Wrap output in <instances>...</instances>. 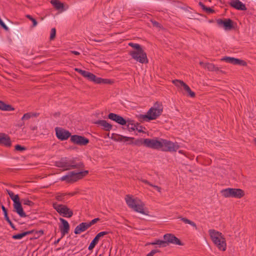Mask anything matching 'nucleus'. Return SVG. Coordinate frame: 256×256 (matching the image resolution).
Segmentation results:
<instances>
[{
	"instance_id": "2f4dec72",
	"label": "nucleus",
	"mask_w": 256,
	"mask_h": 256,
	"mask_svg": "<svg viewBox=\"0 0 256 256\" xmlns=\"http://www.w3.org/2000/svg\"><path fill=\"white\" fill-rule=\"evenodd\" d=\"M179 218L184 224H189L191 225L192 226L194 227V228H196V224L194 222L190 220H188L186 218L179 217Z\"/></svg>"
},
{
	"instance_id": "393cba45",
	"label": "nucleus",
	"mask_w": 256,
	"mask_h": 256,
	"mask_svg": "<svg viewBox=\"0 0 256 256\" xmlns=\"http://www.w3.org/2000/svg\"><path fill=\"white\" fill-rule=\"evenodd\" d=\"M32 233V230H29L23 232L20 234L13 235L12 238L14 240H20L24 237Z\"/></svg>"
},
{
	"instance_id": "ddd939ff",
	"label": "nucleus",
	"mask_w": 256,
	"mask_h": 256,
	"mask_svg": "<svg viewBox=\"0 0 256 256\" xmlns=\"http://www.w3.org/2000/svg\"><path fill=\"white\" fill-rule=\"evenodd\" d=\"M70 140L74 144L80 146H86L89 142V140L84 136L73 135L70 137Z\"/></svg>"
},
{
	"instance_id": "c85d7f7f",
	"label": "nucleus",
	"mask_w": 256,
	"mask_h": 256,
	"mask_svg": "<svg viewBox=\"0 0 256 256\" xmlns=\"http://www.w3.org/2000/svg\"><path fill=\"white\" fill-rule=\"evenodd\" d=\"M38 115V114L36 113L28 112L24 114L22 118V120H28L32 117H36Z\"/></svg>"
},
{
	"instance_id": "dca6fc26",
	"label": "nucleus",
	"mask_w": 256,
	"mask_h": 256,
	"mask_svg": "<svg viewBox=\"0 0 256 256\" xmlns=\"http://www.w3.org/2000/svg\"><path fill=\"white\" fill-rule=\"evenodd\" d=\"M112 139L116 142H126L131 144L134 138L122 136L118 134H113Z\"/></svg>"
},
{
	"instance_id": "a18cd8bd",
	"label": "nucleus",
	"mask_w": 256,
	"mask_h": 256,
	"mask_svg": "<svg viewBox=\"0 0 256 256\" xmlns=\"http://www.w3.org/2000/svg\"><path fill=\"white\" fill-rule=\"evenodd\" d=\"M0 26L2 28L8 32L9 31V28L6 25V24L0 18Z\"/></svg>"
},
{
	"instance_id": "79ce46f5",
	"label": "nucleus",
	"mask_w": 256,
	"mask_h": 256,
	"mask_svg": "<svg viewBox=\"0 0 256 256\" xmlns=\"http://www.w3.org/2000/svg\"><path fill=\"white\" fill-rule=\"evenodd\" d=\"M26 148L24 146H22L19 144L15 146V150L20 152H22L26 150Z\"/></svg>"
},
{
	"instance_id": "4d7b16f0",
	"label": "nucleus",
	"mask_w": 256,
	"mask_h": 256,
	"mask_svg": "<svg viewBox=\"0 0 256 256\" xmlns=\"http://www.w3.org/2000/svg\"><path fill=\"white\" fill-rule=\"evenodd\" d=\"M152 23L153 24V26H156V27H160V24L158 22L154 21L152 22Z\"/></svg>"
},
{
	"instance_id": "3c124183",
	"label": "nucleus",
	"mask_w": 256,
	"mask_h": 256,
	"mask_svg": "<svg viewBox=\"0 0 256 256\" xmlns=\"http://www.w3.org/2000/svg\"><path fill=\"white\" fill-rule=\"evenodd\" d=\"M102 80H103V78L96 76V78H94V82L96 84H102Z\"/></svg>"
},
{
	"instance_id": "473e14b6",
	"label": "nucleus",
	"mask_w": 256,
	"mask_h": 256,
	"mask_svg": "<svg viewBox=\"0 0 256 256\" xmlns=\"http://www.w3.org/2000/svg\"><path fill=\"white\" fill-rule=\"evenodd\" d=\"M183 88L186 92H187V93L189 94V96L190 97L194 98L195 96V93L194 92L192 91L189 86H188L186 84L184 85Z\"/></svg>"
},
{
	"instance_id": "aec40b11",
	"label": "nucleus",
	"mask_w": 256,
	"mask_h": 256,
	"mask_svg": "<svg viewBox=\"0 0 256 256\" xmlns=\"http://www.w3.org/2000/svg\"><path fill=\"white\" fill-rule=\"evenodd\" d=\"M90 228L88 222H82L76 226L74 232L75 234H80L82 232H84Z\"/></svg>"
},
{
	"instance_id": "f8f14e48",
	"label": "nucleus",
	"mask_w": 256,
	"mask_h": 256,
	"mask_svg": "<svg viewBox=\"0 0 256 256\" xmlns=\"http://www.w3.org/2000/svg\"><path fill=\"white\" fill-rule=\"evenodd\" d=\"M164 242H166V246H168L169 244H177L178 246L183 245L181 241L173 234H166L164 236Z\"/></svg>"
},
{
	"instance_id": "a878e982",
	"label": "nucleus",
	"mask_w": 256,
	"mask_h": 256,
	"mask_svg": "<svg viewBox=\"0 0 256 256\" xmlns=\"http://www.w3.org/2000/svg\"><path fill=\"white\" fill-rule=\"evenodd\" d=\"M127 128L130 132H132L135 130L136 128V126L134 124V122L132 120L128 119L126 120Z\"/></svg>"
},
{
	"instance_id": "69168bd1",
	"label": "nucleus",
	"mask_w": 256,
	"mask_h": 256,
	"mask_svg": "<svg viewBox=\"0 0 256 256\" xmlns=\"http://www.w3.org/2000/svg\"><path fill=\"white\" fill-rule=\"evenodd\" d=\"M179 152L182 153V150H180Z\"/></svg>"
},
{
	"instance_id": "0eeeda50",
	"label": "nucleus",
	"mask_w": 256,
	"mask_h": 256,
	"mask_svg": "<svg viewBox=\"0 0 256 256\" xmlns=\"http://www.w3.org/2000/svg\"><path fill=\"white\" fill-rule=\"evenodd\" d=\"M221 194L225 198H240L244 194V192L240 188H227L221 190Z\"/></svg>"
},
{
	"instance_id": "b1692460",
	"label": "nucleus",
	"mask_w": 256,
	"mask_h": 256,
	"mask_svg": "<svg viewBox=\"0 0 256 256\" xmlns=\"http://www.w3.org/2000/svg\"><path fill=\"white\" fill-rule=\"evenodd\" d=\"M74 195L73 193H58L56 196V199L60 202H64L66 200V196H72Z\"/></svg>"
},
{
	"instance_id": "4468645a",
	"label": "nucleus",
	"mask_w": 256,
	"mask_h": 256,
	"mask_svg": "<svg viewBox=\"0 0 256 256\" xmlns=\"http://www.w3.org/2000/svg\"><path fill=\"white\" fill-rule=\"evenodd\" d=\"M55 130L57 138L61 140H66L70 136L69 131L62 128L56 127Z\"/></svg>"
},
{
	"instance_id": "39448f33",
	"label": "nucleus",
	"mask_w": 256,
	"mask_h": 256,
	"mask_svg": "<svg viewBox=\"0 0 256 256\" xmlns=\"http://www.w3.org/2000/svg\"><path fill=\"white\" fill-rule=\"evenodd\" d=\"M125 200L128 207L134 211L142 214H147L144 210V204L140 200L133 198L130 195H126Z\"/></svg>"
},
{
	"instance_id": "c9c22d12",
	"label": "nucleus",
	"mask_w": 256,
	"mask_h": 256,
	"mask_svg": "<svg viewBox=\"0 0 256 256\" xmlns=\"http://www.w3.org/2000/svg\"><path fill=\"white\" fill-rule=\"evenodd\" d=\"M246 64H247L244 60L236 58L234 65L246 66Z\"/></svg>"
},
{
	"instance_id": "864d4df0",
	"label": "nucleus",
	"mask_w": 256,
	"mask_h": 256,
	"mask_svg": "<svg viewBox=\"0 0 256 256\" xmlns=\"http://www.w3.org/2000/svg\"><path fill=\"white\" fill-rule=\"evenodd\" d=\"M150 186L153 187L154 190L158 191V192H161V188L157 186L153 185L152 184H150Z\"/></svg>"
},
{
	"instance_id": "7c9ffc66",
	"label": "nucleus",
	"mask_w": 256,
	"mask_h": 256,
	"mask_svg": "<svg viewBox=\"0 0 256 256\" xmlns=\"http://www.w3.org/2000/svg\"><path fill=\"white\" fill-rule=\"evenodd\" d=\"M222 60L226 62L234 64L236 58L229 56H225L222 58Z\"/></svg>"
},
{
	"instance_id": "052dcab7",
	"label": "nucleus",
	"mask_w": 256,
	"mask_h": 256,
	"mask_svg": "<svg viewBox=\"0 0 256 256\" xmlns=\"http://www.w3.org/2000/svg\"><path fill=\"white\" fill-rule=\"evenodd\" d=\"M4 102L0 100V110H2L4 106Z\"/></svg>"
},
{
	"instance_id": "4c0bfd02",
	"label": "nucleus",
	"mask_w": 256,
	"mask_h": 256,
	"mask_svg": "<svg viewBox=\"0 0 256 256\" xmlns=\"http://www.w3.org/2000/svg\"><path fill=\"white\" fill-rule=\"evenodd\" d=\"M26 17L32 22V27H35L38 24L36 20L30 14H27Z\"/></svg>"
},
{
	"instance_id": "e2e57ef3",
	"label": "nucleus",
	"mask_w": 256,
	"mask_h": 256,
	"mask_svg": "<svg viewBox=\"0 0 256 256\" xmlns=\"http://www.w3.org/2000/svg\"><path fill=\"white\" fill-rule=\"evenodd\" d=\"M142 182L144 183V184H148V185H150V184H151L147 180H142Z\"/></svg>"
},
{
	"instance_id": "a19ab883",
	"label": "nucleus",
	"mask_w": 256,
	"mask_h": 256,
	"mask_svg": "<svg viewBox=\"0 0 256 256\" xmlns=\"http://www.w3.org/2000/svg\"><path fill=\"white\" fill-rule=\"evenodd\" d=\"M2 110L6 111H12L14 110V108H12L11 105L6 104L4 103Z\"/></svg>"
},
{
	"instance_id": "f704fd0d",
	"label": "nucleus",
	"mask_w": 256,
	"mask_h": 256,
	"mask_svg": "<svg viewBox=\"0 0 256 256\" xmlns=\"http://www.w3.org/2000/svg\"><path fill=\"white\" fill-rule=\"evenodd\" d=\"M115 122H117L118 124L122 126H124L126 124V120H125L124 118H123L120 115L118 116V118H116V120Z\"/></svg>"
},
{
	"instance_id": "7ed1b4c3",
	"label": "nucleus",
	"mask_w": 256,
	"mask_h": 256,
	"mask_svg": "<svg viewBox=\"0 0 256 256\" xmlns=\"http://www.w3.org/2000/svg\"><path fill=\"white\" fill-rule=\"evenodd\" d=\"M208 232L211 239L218 248L220 250L225 251L226 244L222 234L214 230H210Z\"/></svg>"
},
{
	"instance_id": "49530a36",
	"label": "nucleus",
	"mask_w": 256,
	"mask_h": 256,
	"mask_svg": "<svg viewBox=\"0 0 256 256\" xmlns=\"http://www.w3.org/2000/svg\"><path fill=\"white\" fill-rule=\"evenodd\" d=\"M56 34V28H52L51 31H50V39L53 40L55 38Z\"/></svg>"
},
{
	"instance_id": "338daca9",
	"label": "nucleus",
	"mask_w": 256,
	"mask_h": 256,
	"mask_svg": "<svg viewBox=\"0 0 256 256\" xmlns=\"http://www.w3.org/2000/svg\"><path fill=\"white\" fill-rule=\"evenodd\" d=\"M146 256H148V254H146Z\"/></svg>"
},
{
	"instance_id": "c03bdc74",
	"label": "nucleus",
	"mask_w": 256,
	"mask_h": 256,
	"mask_svg": "<svg viewBox=\"0 0 256 256\" xmlns=\"http://www.w3.org/2000/svg\"><path fill=\"white\" fill-rule=\"evenodd\" d=\"M86 78L90 81L94 82V78H96V76L93 74L89 72Z\"/></svg>"
},
{
	"instance_id": "bb28decb",
	"label": "nucleus",
	"mask_w": 256,
	"mask_h": 256,
	"mask_svg": "<svg viewBox=\"0 0 256 256\" xmlns=\"http://www.w3.org/2000/svg\"><path fill=\"white\" fill-rule=\"evenodd\" d=\"M200 66L205 68H207L210 71H213L215 70V66L214 64L211 63H204L200 62Z\"/></svg>"
},
{
	"instance_id": "1a4fd4ad",
	"label": "nucleus",
	"mask_w": 256,
	"mask_h": 256,
	"mask_svg": "<svg viewBox=\"0 0 256 256\" xmlns=\"http://www.w3.org/2000/svg\"><path fill=\"white\" fill-rule=\"evenodd\" d=\"M161 143L160 150L164 152H175L180 148L178 142H174L166 140L162 138Z\"/></svg>"
},
{
	"instance_id": "72a5a7b5",
	"label": "nucleus",
	"mask_w": 256,
	"mask_h": 256,
	"mask_svg": "<svg viewBox=\"0 0 256 256\" xmlns=\"http://www.w3.org/2000/svg\"><path fill=\"white\" fill-rule=\"evenodd\" d=\"M173 84L177 87L178 88H183L184 87L186 83H184L183 81L178 80H174L172 81Z\"/></svg>"
},
{
	"instance_id": "e433bc0d",
	"label": "nucleus",
	"mask_w": 256,
	"mask_h": 256,
	"mask_svg": "<svg viewBox=\"0 0 256 256\" xmlns=\"http://www.w3.org/2000/svg\"><path fill=\"white\" fill-rule=\"evenodd\" d=\"M12 201L14 202V204H13V206H16V205H17V204H21L20 202V198H19V196L18 194H16L12 198Z\"/></svg>"
},
{
	"instance_id": "6e6552de",
	"label": "nucleus",
	"mask_w": 256,
	"mask_h": 256,
	"mask_svg": "<svg viewBox=\"0 0 256 256\" xmlns=\"http://www.w3.org/2000/svg\"><path fill=\"white\" fill-rule=\"evenodd\" d=\"M138 142L139 143H138V144H144L146 147L152 149L160 150L162 147V138L160 140L150 138H145L143 140L142 138L139 140Z\"/></svg>"
},
{
	"instance_id": "2eb2a0df",
	"label": "nucleus",
	"mask_w": 256,
	"mask_h": 256,
	"mask_svg": "<svg viewBox=\"0 0 256 256\" xmlns=\"http://www.w3.org/2000/svg\"><path fill=\"white\" fill-rule=\"evenodd\" d=\"M60 220L62 222V225L60 226V229L62 234L61 238H62L66 234H68L70 229V226L67 220L60 218Z\"/></svg>"
},
{
	"instance_id": "8fccbe9b",
	"label": "nucleus",
	"mask_w": 256,
	"mask_h": 256,
	"mask_svg": "<svg viewBox=\"0 0 256 256\" xmlns=\"http://www.w3.org/2000/svg\"><path fill=\"white\" fill-rule=\"evenodd\" d=\"M113 83V82L109 79L103 78V80H102V84H112Z\"/></svg>"
},
{
	"instance_id": "37998d69",
	"label": "nucleus",
	"mask_w": 256,
	"mask_h": 256,
	"mask_svg": "<svg viewBox=\"0 0 256 256\" xmlns=\"http://www.w3.org/2000/svg\"><path fill=\"white\" fill-rule=\"evenodd\" d=\"M4 219L9 224L10 226L12 227V228L14 230H16V228L15 227V226H14V224H13V223L12 222V221L10 220V219L8 216H7V217H5L4 218Z\"/></svg>"
},
{
	"instance_id": "c756f323",
	"label": "nucleus",
	"mask_w": 256,
	"mask_h": 256,
	"mask_svg": "<svg viewBox=\"0 0 256 256\" xmlns=\"http://www.w3.org/2000/svg\"><path fill=\"white\" fill-rule=\"evenodd\" d=\"M199 5L202 9L208 14H212L214 12V10L210 7H206L200 1L199 2Z\"/></svg>"
},
{
	"instance_id": "5fc2aeb1",
	"label": "nucleus",
	"mask_w": 256,
	"mask_h": 256,
	"mask_svg": "<svg viewBox=\"0 0 256 256\" xmlns=\"http://www.w3.org/2000/svg\"><path fill=\"white\" fill-rule=\"evenodd\" d=\"M6 192L11 199L15 196L14 192L11 190H7Z\"/></svg>"
},
{
	"instance_id": "6ab92c4d",
	"label": "nucleus",
	"mask_w": 256,
	"mask_h": 256,
	"mask_svg": "<svg viewBox=\"0 0 256 256\" xmlns=\"http://www.w3.org/2000/svg\"><path fill=\"white\" fill-rule=\"evenodd\" d=\"M0 144L6 146H11L10 137L4 133H0Z\"/></svg>"
},
{
	"instance_id": "a211bd4d",
	"label": "nucleus",
	"mask_w": 256,
	"mask_h": 256,
	"mask_svg": "<svg viewBox=\"0 0 256 256\" xmlns=\"http://www.w3.org/2000/svg\"><path fill=\"white\" fill-rule=\"evenodd\" d=\"M52 6L60 12H63L68 8V6L66 4L61 2L60 1H50Z\"/></svg>"
},
{
	"instance_id": "680f3d73",
	"label": "nucleus",
	"mask_w": 256,
	"mask_h": 256,
	"mask_svg": "<svg viewBox=\"0 0 256 256\" xmlns=\"http://www.w3.org/2000/svg\"><path fill=\"white\" fill-rule=\"evenodd\" d=\"M62 238L61 237L54 242V244H57Z\"/></svg>"
},
{
	"instance_id": "de8ad7c7",
	"label": "nucleus",
	"mask_w": 256,
	"mask_h": 256,
	"mask_svg": "<svg viewBox=\"0 0 256 256\" xmlns=\"http://www.w3.org/2000/svg\"><path fill=\"white\" fill-rule=\"evenodd\" d=\"M100 219L99 218H96L91 220L90 222H88L90 227L92 225L95 224L98 222L100 221Z\"/></svg>"
},
{
	"instance_id": "9d476101",
	"label": "nucleus",
	"mask_w": 256,
	"mask_h": 256,
	"mask_svg": "<svg viewBox=\"0 0 256 256\" xmlns=\"http://www.w3.org/2000/svg\"><path fill=\"white\" fill-rule=\"evenodd\" d=\"M53 208L60 214L64 217L71 218L73 215L72 210H70L66 205L56 202L53 204Z\"/></svg>"
},
{
	"instance_id": "cd10ccee",
	"label": "nucleus",
	"mask_w": 256,
	"mask_h": 256,
	"mask_svg": "<svg viewBox=\"0 0 256 256\" xmlns=\"http://www.w3.org/2000/svg\"><path fill=\"white\" fill-rule=\"evenodd\" d=\"M166 242L164 240H156L150 243L152 245H158V247H166Z\"/></svg>"
},
{
	"instance_id": "20e7f679",
	"label": "nucleus",
	"mask_w": 256,
	"mask_h": 256,
	"mask_svg": "<svg viewBox=\"0 0 256 256\" xmlns=\"http://www.w3.org/2000/svg\"><path fill=\"white\" fill-rule=\"evenodd\" d=\"M162 105L157 102L149 110L146 114H142L140 118L142 120L144 121L155 120L162 114Z\"/></svg>"
},
{
	"instance_id": "412c9836",
	"label": "nucleus",
	"mask_w": 256,
	"mask_h": 256,
	"mask_svg": "<svg viewBox=\"0 0 256 256\" xmlns=\"http://www.w3.org/2000/svg\"><path fill=\"white\" fill-rule=\"evenodd\" d=\"M230 5L236 10H246V8L240 1H230Z\"/></svg>"
},
{
	"instance_id": "58836bf2",
	"label": "nucleus",
	"mask_w": 256,
	"mask_h": 256,
	"mask_svg": "<svg viewBox=\"0 0 256 256\" xmlns=\"http://www.w3.org/2000/svg\"><path fill=\"white\" fill-rule=\"evenodd\" d=\"M119 115L114 114V113H110L108 116V118L114 122H116V118Z\"/></svg>"
},
{
	"instance_id": "9b49d317",
	"label": "nucleus",
	"mask_w": 256,
	"mask_h": 256,
	"mask_svg": "<svg viewBox=\"0 0 256 256\" xmlns=\"http://www.w3.org/2000/svg\"><path fill=\"white\" fill-rule=\"evenodd\" d=\"M218 25L226 30H230L234 28V22L230 18H219L216 20Z\"/></svg>"
},
{
	"instance_id": "f3484780",
	"label": "nucleus",
	"mask_w": 256,
	"mask_h": 256,
	"mask_svg": "<svg viewBox=\"0 0 256 256\" xmlns=\"http://www.w3.org/2000/svg\"><path fill=\"white\" fill-rule=\"evenodd\" d=\"M108 234V232L104 231L99 232L96 236L94 237V238L91 242L90 244L88 247V249L90 250H92L96 246V245L98 243L99 240L100 238L104 236L105 235H106Z\"/></svg>"
},
{
	"instance_id": "774afa93",
	"label": "nucleus",
	"mask_w": 256,
	"mask_h": 256,
	"mask_svg": "<svg viewBox=\"0 0 256 256\" xmlns=\"http://www.w3.org/2000/svg\"><path fill=\"white\" fill-rule=\"evenodd\" d=\"M99 256H101V255H100Z\"/></svg>"
},
{
	"instance_id": "09e8293b",
	"label": "nucleus",
	"mask_w": 256,
	"mask_h": 256,
	"mask_svg": "<svg viewBox=\"0 0 256 256\" xmlns=\"http://www.w3.org/2000/svg\"><path fill=\"white\" fill-rule=\"evenodd\" d=\"M160 251L158 249H154L150 251L148 254V256H153L154 254L158 252H160Z\"/></svg>"
},
{
	"instance_id": "603ef678",
	"label": "nucleus",
	"mask_w": 256,
	"mask_h": 256,
	"mask_svg": "<svg viewBox=\"0 0 256 256\" xmlns=\"http://www.w3.org/2000/svg\"><path fill=\"white\" fill-rule=\"evenodd\" d=\"M2 209L4 214V218L7 217V216H8V214L6 208L3 205H2Z\"/></svg>"
},
{
	"instance_id": "423d86ee",
	"label": "nucleus",
	"mask_w": 256,
	"mask_h": 256,
	"mask_svg": "<svg viewBox=\"0 0 256 256\" xmlns=\"http://www.w3.org/2000/svg\"><path fill=\"white\" fill-rule=\"evenodd\" d=\"M88 174V170H84L78 172L72 171L68 172L66 175L62 176L60 178L62 181H66L67 182H76L78 180L82 178Z\"/></svg>"
},
{
	"instance_id": "6e6d98bb",
	"label": "nucleus",
	"mask_w": 256,
	"mask_h": 256,
	"mask_svg": "<svg viewBox=\"0 0 256 256\" xmlns=\"http://www.w3.org/2000/svg\"><path fill=\"white\" fill-rule=\"evenodd\" d=\"M88 73H89V72L83 70L82 71V73L81 74V75L86 78Z\"/></svg>"
},
{
	"instance_id": "bf43d9fd",
	"label": "nucleus",
	"mask_w": 256,
	"mask_h": 256,
	"mask_svg": "<svg viewBox=\"0 0 256 256\" xmlns=\"http://www.w3.org/2000/svg\"><path fill=\"white\" fill-rule=\"evenodd\" d=\"M74 70H75L76 72H78V73H79L80 74H81L82 73V71L83 70H81V69H80V68H76L74 69Z\"/></svg>"
},
{
	"instance_id": "13d9d810",
	"label": "nucleus",
	"mask_w": 256,
	"mask_h": 256,
	"mask_svg": "<svg viewBox=\"0 0 256 256\" xmlns=\"http://www.w3.org/2000/svg\"><path fill=\"white\" fill-rule=\"evenodd\" d=\"M71 53L75 54V55H80V53L77 51H75V50H72L70 51Z\"/></svg>"
},
{
	"instance_id": "5701e85b",
	"label": "nucleus",
	"mask_w": 256,
	"mask_h": 256,
	"mask_svg": "<svg viewBox=\"0 0 256 256\" xmlns=\"http://www.w3.org/2000/svg\"><path fill=\"white\" fill-rule=\"evenodd\" d=\"M96 124L102 127V128L106 131H110L112 128V125L105 120H99Z\"/></svg>"
},
{
	"instance_id": "f257e3e1",
	"label": "nucleus",
	"mask_w": 256,
	"mask_h": 256,
	"mask_svg": "<svg viewBox=\"0 0 256 256\" xmlns=\"http://www.w3.org/2000/svg\"><path fill=\"white\" fill-rule=\"evenodd\" d=\"M128 46L132 47L134 50L129 52V54L137 62L141 64H147L148 60L146 53L142 49V46L138 44L130 42Z\"/></svg>"
},
{
	"instance_id": "4be33fe9",
	"label": "nucleus",
	"mask_w": 256,
	"mask_h": 256,
	"mask_svg": "<svg viewBox=\"0 0 256 256\" xmlns=\"http://www.w3.org/2000/svg\"><path fill=\"white\" fill-rule=\"evenodd\" d=\"M14 211L16 212L21 218H26V214L24 212L21 204L14 206Z\"/></svg>"
},
{
	"instance_id": "f03ea898",
	"label": "nucleus",
	"mask_w": 256,
	"mask_h": 256,
	"mask_svg": "<svg viewBox=\"0 0 256 256\" xmlns=\"http://www.w3.org/2000/svg\"><path fill=\"white\" fill-rule=\"evenodd\" d=\"M56 166L58 168H62L64 170L78 168L80 169L84 167L82 162H76L74 158H62L60 160L56 162Z\"/></svg>"
},
{
	"instance_id": "0e129e2a",
	"label": "nucleus",
	"mask_w": 256,
	"mask_h": 256,
	"mask_svg": "<svg viewBox=\"0 0 256 256\" xmlns=\"http://www.w3.org/2000/svg\"><path fill=\"white\" fill-rule=\"evenodd\" d=\"M38 233L40 234H44V232L42 230H40L38 232Z\"/></svg>"
},
{
	"instance_id": "ea45409f",
	"label": "nucleus",
	"mask_w": 256,
	"mask_h": 256,
	"mask_svg": "<svg viewBox=\"0 0 256 256\" xmlns=\"http://www.w3.org/2000/svg\"><path fill=\"white\" fill-rule=\"evenodd\" d=\"M22 201L23 202L24 204L25 205H28L30 206H32L34 205V202L29 200L28 199H22Z\"/></svg>"
}]
</instances>
